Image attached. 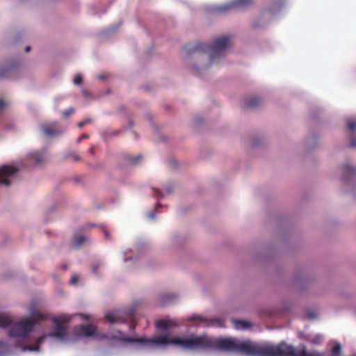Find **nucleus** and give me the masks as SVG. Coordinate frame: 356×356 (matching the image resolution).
<instances>
[{"label": "nucleus", "instance_id": "f257e3e1", "mask_svg": "<svg viewBox=\"0 0 356 356\" xmlns=\"http://www.w3.org/2000/svg\"><path fill=\"white\" fill-rule=\"evenodd\" d=\"M129 341L154 343L157 345L174 344L183 347L186 350H197L211 347L213 344L205 336L191 335L187 338L173 337L169 339L167 334H161L149 340L144 339H128Z\"/></svg>", "mask_w": 356, "mask_h": 356}, {"label": "nucleus", "instance_id": "f03ea898", "mask_svg": "<svg viewBox=\"0 0 356 356\" xmlns=\"http://www.w3.org/2000/svg\"><path fill=\"white\" fill-rule=\"evenodd\" d=\"M232 37L223 35L217 38L212 44L199 43L194 48V51H202L210 54V60L213 62L216 58L220 57L225 50L231 44Z\"/></svg>", "mask_w": 356, "mask_h": 356}, {"label": "nucleus", "instance_id": "7ed1b4c3", "mask_svg": "<svg viewBox=\"0 0 356 356\" xmlns=\"http://www.w3.org/2000/svg\"><path fill=\"white\" fill-rule=\"evenodd\" d=\"M44 318H46L44 314L34 312L32 313L31 317L24 318L13 325L9 331V335L13 337L26 338L35 325Z\"/></svg>", "mask_w": 356, "mask_h": 356}, {"label": "nucleus", "instance_id": "20e7f679", "mask_svg": "<svg viewBox=\"0 0 356 356\" xmlns=\"http://www.w3.org/2000/svg\"><path fill=\"white\" fill-rule=\"evenodd\" d=\"M69 319H66L63 322H61L58 317H54L52 318V322L55 324L54 331L47 335H44L39 337L37 340V346L35 347L30 346L29 350H38L39 349L40 345L42 343L44 339L46 337H56L60 340H65L67 337V327L65 326V323H67Z\"/></svg>", "mask_w": 356, "mask_h": 356}, {"label": "nucleus", "instance_id": "39448f33", "mask_svg": "<svg viewBox=\"0 0 356 356\" xmlns=\"http://www.w3.org/2000/svg\"><path fill=\"white\" fill-rule=\"evenodd\" d=\"M134 314V310L130 309L128 312L120 310L113 311L108 312L105 315L106 319L111 323H124L127 320L132 319Z\"/></svg>", "mask_w": 356, "mask_h": 356}, {"label": "nucleus", "instance_id": "423d86ee", "mask_svg": "<svg viewBox=\"0 0 356 356\" xmlns=\"http://www.w3.org/2000/svg\"><path fill=\"white\" fill-rule=\"evenodd\" d=\"M19 168L13 165H3L0 167V184L9 186L10 178L19 171Z\"/></svg>", "mask_w": 356, "mask_h": 356}, {"label": "nucleus", "instance_id": "0eeeda50", "mask_svg": "<svg viewBox=\"0 0 356 356\" xmlns=\"http://www.w3.org/2000/svg\"><path fill=\"white\" fill-rule=\"evenodd\" d=\"M96 331L97 327L92 324L76 326L74 329V334L79 337H91Z\"/></svg>", "mask_w": 356, "mask_h": 356}, {"label": "nucleus", "instance_id": "6e6552de", "mask_svg": "<svg viewBox=\"0 0 356 356\" xmlns=\"http://www.w3.org/2000/svg\"><path fill=\"white\" fill-rule=\"evenodd\" d=\"M57 123L56 122H51L49 124H42L40 128L43 134L47 137H52L58 136L63 133V130L57 129Z\"/></svg>", "mask_w": 356, "mask_h": 356}, {"label": "nucleus", "instance_id": "1a4fd4ad", "mask_svg": "<svg viewBox=\"0 0 356 356\" xmlns=\"http://www.w3.org/2000/svg\"><path fill=\"white\" fill-rule=\"evenodd\" d=\"M179 323L175 319H161L156 322V327L158 329L167 330L172 327L178 326Z\"/></svg>", "mask_w": 356, "mask_h": 356}, {"label": "nucleus", "instance_id": "9d476101", "mask_svg": "<svg viewBox=\"0 0 356 356\" xmlns=\"http://www.w3.org/2000/svg\"><path fill=\"white\" fill-rule=\"evenodd\" d=\"M262 103V100L261 98L257 97H254L245 99L243 103V108H255L260 106Z\"/></svg>", "mask_w": 356, "mask_h": 356}, {"label": "nucleus", "instance_id": "9b49d317", "mask_svg": "<svg viewBox=\"0 0 356 356\" xmlns=\"http://www.w3.org/2000/svg\"><path fill=\"white\" fill-rule=\"evenodd\" d=\"M12 322L13 321L8 315L0 313V327L6 328L10 326Z\"/></svg>", "mask_w": 356, "mask_h": 356}, {"label": "nucleus", "instance_id": "f8f14e48", "mask_svg": "<svg viewBox=\"0 0 356 356\" xmlns=\"http://www.w3.org/2000/svg\"><path fill=\"white\" fill-rule=\"evenodd\" d=\"M29 158L31 161H34L35 164H40L44 160V155L42 153L34 152L30 154Z\"/></svg>", "mask_w": 356, "mask_h": 356}, {"label": "nucleus", "instance_id": "ddd939ff", "mask_svg": "<svg viewBox=\"0 0 356 356\" xmlns=\"http://www.w3.org/2000/svg\"><path fill=\"white\" fill-rule=\"evenodd\" d=\"M10 353V348L8 344L4 341H0V356H6Z\"/></svg>", "mask_w": 356, "mask_h": 356}, {"label": "nucleus", "instance_id": "4468645a", "mask_svg": "<svg viewBox=\"0 0 356 356\" xmlns=\"http://www.w3.org/2000/svg\"><path fill=\"white\" fill-rule=\"evenodd\" d=\"M235 327L237 329L242 328L243 330L248 329L251 326V324L245 321H234Z\"/></svg>", "mask_w": 356, "mask_h": 356}, {"label": "nucleus", "instance_id": "2eb2a0df", "mask_svg": "<svg viewBox=\"0 0 356 356\" xmlns=\"http://www.w3.org/2000/svg\"><path fill=\"white\" fill-rule=\"evenodd\" d=\"M141 159V156L138 155L136 156H131L129 155H127L125 156V160L128 164L134 165L136 164Z\"/></svg>", "mask_w": 356, "mask_h": 356}, {"label": "nucleus", "instance_id": "dca6fc26", "mask_svg": "<svg viewBox=\"0 0 356 356\" xmlns=\"http://www.w3.org/2000/svg\"><path fill=\"white\" fill-rule=\"evenodd\" d=\"M175 297L172 294H163L161 296V304L162 305H165L169 302H170L172 299H174Z\"/></svg>", "mask_w": 356, "mask_h": 356}, {"label": "nucleus", "instance_id": "f3484780", "mask_svg": "<svg viewBox=\"0 0 356 356\" xmlns=\"http://www.w3.org/2000/svg\"><path fill=\"white\" fill-rule=\"evenodd\" d=\"M73 241L76 246H80L86 241V237L82 235H74Z\"/></svg>", "mask_w": 356, "mask_h": 356}, {"label": "nucleus", "instance_id": "a211bd4d", "mask_svg": "<svg viewBox=\"0 0 356 356\" xmlns=\"http://www.w3.org/2000/svg\"><path fill=\"white\" fill-rule=\"evenodd\" d=\"M252 1H232L231 4L229 5L230 8H239L245 6L248 3H251Z\"/></svg>", "mask_w": 356, "mask_h": 356}, {"label": "nucleus", "instance_id": "6ab92c4d", "mask_svg": "<svg viewBox=\"0 0 356 356\" xmlns=\"http://www.w3.org/2000/svg\"><path fill=\"white\" fill-rule=\"evenodd\" d=\"M346 125L348 129L353 132L356 129V120H348Z\"/></svg>", "mask_w": 356, "mask_h": 356}, {"label": "nucleus", "instance_id": "aec40b11", "mask_svg": "<svg viewBox=\"0 0 356 356\" xmlns=\"http://www.w3.org/2000/svg\"><path fill=\"white\" fill-rule=\"evenodd\" d=\"M343 169L344 174L350 173L352 175H355V169L353 167H351L347 164L343 165Z\"/></svg>", "mask_w": 356, "mask_h": 356}, {"label": "nucleus", "instance_id": "412c9836", "mask_svg": "<svg viewBox=\"0 0 356 356\" xmlns=\"http://www.w3.org/2000/svg\"><path fill=\"white\" fill-rule=\"evenodd\" d=\"M350 147H356V134L352 132L350 136Z\"/></svg>", "mask_w": 356, "mask_h": 356}, {"label": "nucleus", "instance_id": "4be33fe9", "mask_svg": "<svg viewBox=\"0 0 356 356\" xmlns=\"http://www.w3.org/2000/svg\"><path fill=\"white\" fill-rule=\"evenodd\" d=\"M74 113V109L73 108H69L66 110H65L63 112V116H65V118H68L70 115H71L72 114H73Z\"/></svg>", "mask_w": 356, "mask_h": 356}, {"label": "nucleus", "instance_id": "5701e85b", "mask_svg": "<svg viewBox=\"0 0 356 356\" xmlns=\"http://www.w3.org/2000/svg\"><path fill=\"white\" fill-rule=\"evenodd\" d=\"M322 338L321 336H316L314 338L309 340L310 343L313 344H318L321 342Z\"/></svg>", "mask_w": 356, "mask_h": 356}, {"label": "nucleus", "instance_id": "b1692460", "mask_svg": "<svg viewBox=\"0 0 356 356\" xmlns=\"http://www.w3.org/2000/svg\"><path fill=\"white\" fill-rule=\"evenodd\" d=\"M211 325H216L218 327H222L223 322L220 319H213L211 321Z\"/></svg>", "mask_w": 356, "mask_h": 356}, {"label": "nucleus", "instance_id": "393cba45", "mask_svg": "<svg viewBox=\"0 0 356 356\" xmlns=\"http://www.w3.org/2000/svg\"><path fill=\"white\" fill-rule=\"evenodd\" d=\"M90 122H91V119L87 118V119H85L84 120L79 122L77 125L79 128H82L85 124H86Z\"/></svg>", "mask_w": 356, "mask_h": 356}, {"label": "nucleus", "instance_id": "a878e982", "mask_svg": "<svg viewBox=\"0 0 356 356\" xmlns=\"http://www.w3.org/2000/svg\"><path fill=\"white\" fill-rule=\"evenodd\" d=\"M82 81V77L81 75H77L74 79V83L76 85H79Z\"/></svg>", "mask_w": 356, "mask_h": 356}, {"label": "nucleus", "instance_id": "bb28decb", "mask_svg": "<svg viewBox=\"0 0 356 356\" xmlns=\"http://www.w3.org/2000/svg\"><path fill=\"white\" fill-rule=\"evenodd\" d=\"M89 138V135H88V134H82L81 136H80L77 138L76 142L79 143H80V142L82 140V139H84V138Z\"/></svg>", "mask_w": 356, "mask_h": 356}, {"label": "nucleus", "instance_id": "cd10ccee", "mask_svg": "<svg viewBox=\"0 0 356 356\" xmlns=\"http://www.w3.org/2000/svg\"><path fill=\"white\" fill-rule=\"evenodd\" d=\"M78 277L76 275H74L73 277H72L71 280H70V282L72 284H76L77 282H78Z\"/></svg>", "mask_w": 356, "mask_h": 356}, {"label": "nucleus", "instance_id": "c85d7f7f", "mask_svg": "<svg viewBox=\"0 0 356 356\" xmlns=\"http://www.w3.org/2000/svg\"><path fill=\"white\" fill-rule=\"evenodd\" d=\"M71 156L74 161H79L81 159L80 156L76 154H71Z\"/></svg>", "mask_w": 356, "mask_h": 356}, {"label": "nucleus", "instance_id": "c756f323", "mask_svg": "<svg viewBox=\"0 0 356 356\" xmlns=\"http://www.w3.org/2000/svg\"><path fill=\"white\" fill-rule=\"evenodd\" d=\"M189 320L190 321H193V320L202 321V318L199 316H193L189 318Z\"/></svg>", "mask_w": 356, "mask_h": 356}, {"label": "nucleus", "instance_id": "7c9ffc66", "mask_svg": "<svg viewBox=\"0 0 356 356\" xmlns=\"http://www.w3.org/2000/svg\"><path fill=\"white\" fill-rule=\"evenodd\" d=\"M6 106V102L3 99H0V110Z\"/></svg>", "mask_w": 356, "mask_h": 356}, {"label": "nucleus", "instance_id": "2f4dec72", "mask_svg": "<svg viewBox=\"0 0 356 356\" xmlns=\"http://www.w3.org/2000/svg\"><path fill=\"white\" fill-rule=\"evenodd\" d=\"M101 266V264H97L96 266H93V268H92V271H93V273H97V268H98L99 266Z\"/></svg>", "mask_w": 356, "mask_h": 356}, {"label": "nucleus", "instance_id": "473e14b6", "mask_svg": "<svg viewBox=\"0 0 356 356\" xmlns=\"http://www.w3.org/2000/svg\"><path fill=\"white\" fill-rule=\"evenodd\" d=\"M88 152H89L92 155H94V154H95V148H94V147H91L88 149Z\"/></svg>", "mask_w": 356, "mask_h": 356}, {"label": "nucleus", "instance_id": "72a5a7b5", "mask_svg": "<svg viewBox=\"0 0 356 356\" xmlns=\"http://www.w3.org/2000/svg\"><path fill=\"white\" fill-rule=\"evenodd\" d=\"M149 217L150 218H154V212L149 213Z\"/></svg>", "mask_w": 356, "mask_h": 356}, {"label": "nucleus", "instance_id": "f704fd0d", "mask_svg": "<svg viewBox=\"0 0 356 356\" xmlns=\"http://www.w3.org/2000/svg\"><path fill=\"white\" fill-rule=\"evenodd\" d=\"M30 49H31V47H30L29 46H27V47L25 48V51H26V52H29V51H30Z\"/></svg>", "mask_w": 356, "mask_h": 356}, {"label": "nucleus", "instance_id": "c9c22d12", "mask_svg": "<svg viewBox=\"0 0 356 356\" xmlns=\"http://www.w3.org/2000/svg\"><path fill=\"white\" fill-rule=\"evenodd\" d=\"M99 79H105L106 76L104 75H99Z\"/></svg>", "mask_w": 356, "mask_h": 356}, {"label": "nucleus", "instance_id": "e433bc0d", "mask_svg": "<svg viewBox=\"0 0 356 356\" xmlns=\"http://www.w3.org/2000/svg\"><path fill=\"white\" fill-rule=\"evenodd\" d=\"M105 236L106 238H108V233L106 231H104Z\"/></svg>", "mask_w": 356, "mask_h": 356}]
</instances>
